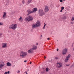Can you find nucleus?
<instances>
[{
    "label": "nucleus",
    "instance_id": "1",
    "mask_svg": "<svg viewBox=\"0 0 74 74\" xmlns=\"http://www.w3.org/2000/svg\"><path fill=\"white\" fill-rule=\"evenodd\" d=\"M27 55V52H26L21 51L20 54V56L22 58H25Z\"/></svg>",
    "mask_w": 74,
    "mask_h": 74
},
{
    "label": "nucleus",
    "instance_id": "2",
    "mask_svg": "<svg viewBox=\"0 0 74 74\" xmlns=\"http://www.w3.org/2000/svg\"><path fill=\"white\" fill-rule=\"evenodd\" d=\"M33 20V18L31 16H29L27 17L25 19V21L26 22H29L32 21Z\"/></svg>",
    "mask_w": 74,
    "mask_h": 74
},
{
    "label": "nucleus",
    "instance_id": "3",
    "mask_svg": "<svg viewBox=\"0 0 74 74\" xmlns=\"http://www.w3.org/2000/svg\"><path fill=\"white\" fill-rule=\"evenodd\" d=\"M18 27V25L16 24H12L9 27V29H12L13 30H15Z\"/></svg>",
    "mask_w": 74,
    "mask_h": 74
},
{
    "label": "nucleus",
    "instance_id": "4",
    "mask_svg": "<svg viewBox=\"0 0 74 74\" xmlns=\"http://www.w3.org/2000/svg\"><path fill=\"white\" fill-rule=\"evenodd\" d=\"M38 12L40 16H42L45 14V13L42 9L39 10Z\"/></svg>",
    "mask_w": 74,
    "mask_h": 74
},
{
    "label": "nucleus",
    "instance_id": "5",
    "mask_svg": "<svg viewBox=\"0 0 74 74\" xmlns=\"http://www.w3.org/2000/svg\"><path fill=\"white\" fill-rule=\"evenodd\" d=\"M5 65V64L3 62H0V70L3 68Z\"/></svg>",
    "mask_w": 74,
    "mask_h": 74
},
{
    "label": "nucleus",
    "instance_id": "6",
    "mask_svg": "<svg viewBox=\"0 0 74 74\" xmlns=\"http://www.w3.org/2000/svg\"><path fill=\"white\" fill-rule=\"evenodd\" d=\"M67 53V48H65L62 51V54L64 55Z\"/></svg>",
    "mask_w": 74,
    "mask_h": 74
},
{
    "label": "nucleus",
    "instance_id": "7",
    "mask_svg": "<svg viewBox=\"0 0 74 74\" xmlns=\"http://www.w3.org/2000/svg\"><path fill=\"white\" fill-rule=\"evenodd\" d=\"M71 56L70 55V54H69L66 57V59L64 60L65 62H68V60H69V59H70V58Z\"/></svg>",
    "mask_w": 74,
    "mask_h": 74
},
{
    "label": "nucleus",
    "instance_id": "8",
    "mask_svg": "<svg viewBox=\"0 0 74 74\" xmlns=\"http://www.w3.org/2000/svg\"><path fill=\"white\" fill-rule=\"evenodd\" d=\"M57 67L59 68L62 67V63L61 62H57Z\"/></svg>",
    "mask_w": 74,
    "mask_h": 74
},
{
    "label": "nucleus",
    "instance_id": "9",
    "mask_svg": "<svg viewBox=\"0 0 74 74\" xmlns=\"http://www.w3.org/2000/svg\"><path fill=\"white\" fill-rule=\"evenodd\" d=\"M49 11V8L47 6H45L44 11L45 12H47Z\"/></svg>",
    "mask_w": 74,
    "mask_h": 74
},
{
    "label": "nucleus",
    "instance_id": "10",
    "mask_svg": "<svg viewBox=\"0 0 74 74\" xmlns=\"http://www.w3.org/2000/svg\"><path fill=\"white\" fill-rule=\"evenodd\" d=\"M7 43H3L2 44L3 48H5L7 47Z\"/></svg>",
    "mask_w": 74,
    "mask_h": 74
},
{
    "label": "nucleus",
    "instance_id": "11",
    "mask_svg": "<svg viewBox=\"0 0 74 74\" xmlns=\"http://www.w3.org/2000/svg\"><path fill=\"white\" fill-rule=\"evenodd\" d=\"M27 52L28 53H33V50L31 48Z\"/></svg>",
    "mask_w": 74,
    "mask_h": 74
},
{
    "label": "nucleus",
    "instance_id": "12",
    "mask_svg": "<svg viewBox=\"0 0 74 74\" xmlns=\"http://www.w3.org/2000/svg\"><path fill=\"white\" fill-rule=\"evenodd\" d=\"M6 14H7V13H6V12H3V14L2 16V18H3V19H5V18H6Z\"/></svg>",
    "mask_w": 74,
    "mask_h": 74
},
{
    "label": "nucleus",
    "instance_id": "13",
    "mask_svg": "<svg viewBox=\"0 0 74 74\" xmlns=\"http://www.w3.org/2000/svg\"><path fill=\"white\" fill-rule=\"evenodd\" d=\"M35 24H36V25L37 27H39V26H40V22L39 21L35 23Z\"/></svg>",
    "mask_w": 74,
    "mask_h": 74
},
{
    "label": "nucleus",
    "instance_id": "14",
    "mask_svg": "<svg viewBox=\"0 0 74 74\" xmlns=\"http://www.w3.org/2000/svg\"><path fill=\"white\" fill-rule=\"evenodd\" d=\"M37 11V8H35L33 9L32 11V13H33V12L34 13V12H36V11Z\"/></svg>",
    "mask_w": 74,
    "mask_h": 74
},
{
    "label": "nucleus",
    "instance_id": "15",
    "mask_svg": "<svg viewBox=\"0 0 74 74\" xmlns=\"http://www.w3.org/2000/svg\"><path fill=\"white\" fill-rule=\"evenodd\" d=\"M33 51L37 49V47L36 46H33L32 48H31Z\"/></svg>",
    "mask_w": 74,
    "mask_h": 74
},
{
    "label": "nucleus",
    "instance_id": "16",
    "mask_svg": "<svg viewBox=\"0 0 74 74\" xmlns=\"http://www.w3.org/2000/svg\"><path fill=\"white\" fill-rule=\"evenodd\" d=\"M27 12L28 13V14L27 15H28V14H31V13H32V11H31L30 10H27Z\"/></svg>",
    "mask_w": 74,
    "mask_h": 74
},
{
    "label": "nucleus",
    "instance_id": "17",
    "mask_svg": "<svg viewBox=\"0 0 74 74\" xmlns=\"http://www.w3.org/2000/svg\"><path fill=\"white\" fill-rule=\"evenodd\" d=\"M6 65L7 66H11V64L8 62L7 63Z\"/></svg>",
    "mask_w": 74,
    "mask_h": 74
},
{
    "label": "nucleus",
    "instance_id": "18",
    "mask_svg": "<svg viewBox=\"0 0 74 74\" xmlns=\"http://www.w3.org/2000/svg\"><path fill=\"white\" fill-rule=\"evenodd\" d=\"M19 21L20 22H22V21H23V19L22 18V17H20V18L19 19Z\"/></svg>",
    "mask_w": 74,
    "mask_h": 74
},
{
    "label": "nucleus",
    "instance_id": "19",
    "mask_svg": "<svg viewBox=\"0 0 74 74\" xmlns=\"http://www.w3.org/2000/svg\"><path fill=\"white\" fill-rule=\"evenodd\" d=\"M32 27L34 28H35L36 27H37V26L36 25V24H33L32 25Z\"/></svg>",
    "mask_w": 74,
    "mask_h": 74
},
{
    "label": "nucleus",
    "instance_id": "20",
    "mask_svg": "<svg viewBox=\"0 0 74 74\" xmlns=\"http://www.w3.org/2000/svg\"><path fill=\"white\" fill-rule=\"evenodd\" d=\"M47 25V24H45V23H44V27H43V29H45V26Z\"/></svg>",
    "mask_w": 74,
    "mask_h": 74
},
{
    "label": "nucleus",
    "instance_id": "21",
    "mask_svg": "<svg viewBox=\"0 0 74 74\" xmlns=\"http://www.w3.org/2000/svg\"><path fill=\"white\" fill-rule=\"evenodd\" d=\"M62 19L63 20H64V19H66V16H64L62 18Z\"/></svg>",
    "mask_w": 74,
    "mask_h": 74
},
{
    "label": "nucleus",
    "instance_id": "22",
    "mask_svg": "<svg viewBox=\"0 0 74 74\" xmlns=\"http://www.w3.org/2000/svg\"><path fill=\"white\" fill-rule=\"evenodd\" d=\"M31 1H31V0H28V1L27 3L28 4H29V3H31Z\"/></svg>",
    "mask_w": 74,
    "mask_h": 74
},
{
    "label": "nucleus",
    "instance_id": "23",
    "mask_svg": "<svg viewBox=\"0 0 74 74\" xmlns=\"http://www.w3.org/2000/svg\"><path fill=\"white\" fill-rule=\"evenodd\" d=\"M56 6L57 8H59V7H60V5H56Z\"/></svg>",
    "mask_w": 74,
    "mask_h": 74
},
{
    "label": "nucleus",
    "instance_id": "24",
    "mask_svg": "<svg viewBox=\"0 0 74 74\" xmlns=\"http://www.w3.org/2000/svg\"><path fill=\"white\" fill-rule=\"evenodd\" d=\"M64 9V8L63 7H61V10H63Z\"/></svg>",
    "mask_w": 74,
    "mask_h": 74
},
{
    "label": "nucleus",
    "instance_id": "25",
    "mask_svg": "<svg viewBox=\"0 0 74 74\" xmlns=\"http://www.w3.org/2000/svg\"><path fill=\"white\" fill-rule=\"evenodd\" d=\"M49 70H48V68H47L46 69V71L47 72Z\"/></svg>",
    "mask_w": 74,
    "mask_h": 74
},
{
    "label": "nucleus",
    "instance_id": "26",
    "mask_svg": "<svg viewBox=\"0 0 74 74\" xmlns=\"http://www.w3.org/2000/svg\"><path fill=\"white\" fill-rule=\"evenodd\" d=\"M3 25V23H2L0 22V26L2 25Z\"/></svg>",
    "mask_w": 74,
    "mask_h": 74
},
{
    "label": "nucleus",
    "instance_id": "27",
    "mask_svg": "<svg viewBox=\"0 0 74 74\" xmlns=\"http://www.w3.org/2000/svg\"><path fill=\"white\" fill-rule=\"evenodd\" d=\"M25 3V1H22V3H23V4H24Z\"/></svg>",
    "mask_w": 74,
    "mask_h": 74
},
{
    "label": "nucleus",
    "instance_id": "28",
    "mask_svg": "<svg viewBox=\"0 0 74 74\" xmlns=\"http://www.w3.org/2000/svg\"><path fill=\"white\" fill-rule=\"evenodd\" d=\"M55 59H58V58L57 57H56L55 58Z\"/></svg>",
    "mask_w": 74,
    "mask_h": 74
},
{
    "label": "nucleus",
    "instance_id": "29",
    "mask_svg": "<svg viewBox=\"0 0 74 74\" xmlns=\"http://www.w3.org/2000/svg\"><path fill=\"white\" fill-rule=\"evenodd\" d=\"M20 73V71H17V73Z\"/></svg>",
    "mask_w": 74,
    "mask_h": 74
},
{
    "label": "nucleus",
    "instance_id": "30",
    "mask_svg": "<svg viewBox=\"0 0 74 74\" xmlns=\"http://www.w3.org/2000/svg\"><path fill=\"white\" fill-rule=\"evenodd\" d=\"M60 1L61 3H62V2H63L62 0H60Z\"/></svg>",
    "mask_w": 74,
    "mask_h": 74
},
{
    "label": "nucleus",
    "instance_id": "31",
    "mask_svg": "<svg viewBox=\"0 0 74 74\" xmlns=\"http://www.w3.org/2000/svg\"><path fill=\"white\" fill-rule=\"evenodd\" d=\"M4 74H7V72H5Z\"/></svg>",
    "mask_w": 74,
    "mask_h": 74
},
{
    "label": "nucleus",
    "instance_id": "32",
    "mask_svg": "<svg viewBox=\"0 0 74 74\" xmlns=\"http://www.w3.org/2000/svg\"><path fill=\"white\" fill-rule=\"evenodd\" d=\"M2 34L1 33H0V36H2Z\"/></svg>",
    "mask_w": 74,
    "mask_h": 74
},
{
    "label": "nucleus",
    "instance_id": "33",
    "mask_svg": "<svg viewBox=\"0 0 74 74\" xmlns=\"http://www.w3.org/2000/svg\"><path fill=\"white\" fill-rule=\"evenodd\" d=\"M27 60H25L24 61V62H25V63H26V62H27Z\"/></svg>",
    "mask_w": 74,
    "mask_h": 74
},
{
    "label": "nucleus",
    "instance_id": "34",
    "mask_svg": "<svg viewBox=\"0 0 74 74\" xmlns=\"http://www.w3.org/2000/svg\"><path fill=\"white\" fill-rule=\"evenodd\" d=\"M63 11L62 10H61L60 11V12H62Z\"/></svg>",
    "mask_w": 74,
    "mask_h": 74
},
{
    "label": "nucleus",
    "instance_id": "35",
    "mask_svg": "<svg viewBox=\"0 0 74 74\" xmlns=\"http://www.w3.org/2000/svg\"><path fill=\"white\" fill-rule=\"evenodd\" d=\"M40 37H42V35H40Z\"/></svg>",
    "mask_w": 74,
    "mask_h": 74
},
{
    "label": "nucleus",
    "instance_id": "36",
    "mask_svg": "<svg viewBox=\"0 0 74 74\" xmlns=\"http://www.w3.org/2000/svg\"><path fill=\"white\" fill-rule=\"evenodd\" d=\"M7 73H8V74H9L10 71H8Z\"/></svg>",
    "mask_w": 74,
    "mask_h": 74
},
{
    "label": "nucleus",
    "instance_id": "37",
    "mask_svg": "<svg viewBox=\"0 0 74 74\" xmlns=\"http://www.w3.org/2000/svg\"><path fill=\"white\" fill-rule=\"evenodd\" d=\"M66 66H69V64H66Z\"/></svg>",
    "mask_w": 74,
    "mask_h": 74
},
{
    "label": "nucleus",
    "instance_id": "38",
    "mask_svg": "<svg viewBox=\"0 0 74 74\" xmlns=\"http://www.w3.org/2000/svg\"><path fill=\"white\" fill-rule=\"evenodd\" d=\"M57 51H59V49H57Z\"/></svg>",
    "mask_w": 74,
    "mask_h": 74
},
{
    "label": "nucleus",
    "instance_id": "39",
    "mask_svg": "<svg viewBox=\"0 0 74 74\" xmlns=\"http://www.w3.org/2000/svg\"><path fill=\"white\" fill-rule=\"evenodd\" d=\"M42 38H41V37H40V40H41V39H42Z\"/></svg>",
    "mask_w": 74,
    "mask_h": 74
},
{
    "label": "nucleus",
    "instance_id": "40",
    "mask_svg": "<svg viewBox=\"0 0 74 74\" xmlns=\"http://www.w3.org/2000/svg\"><path fill=\"white\" fill-rule=\"evenodd\" d=\"M29 64H32V62H29Z\"/></svg>",
    "mask_w": 74,
    "mask_h": 74
},
{
    "label": "nucleus",
    "instance_id": "41",
    "mask_svg": "<svg viewBox=\"0 0 74 74\" xmlns=\"http://www.w3.org/2000/svg\"><path fill=\"white\" fill-rule=\"evenodd\" d=\"M71 24H73V23L72 22H71Z\"/></svg>",
    "mask_w": 74,
    "mask_h": 74
},
{
    "label": "nucleus",
    "instance_id": "42",
    "mask_svg": "<svg viewBox=\"0 0 74 74\" xmlns=\"http://www.w3.org/2000/svg\"><path fill=\"white\" fill-rule=\"evenodd\" d=\"M47 40H49V38H47Z\"/></svg>",
    "mask_w": 74,
    "mask_h": 74
},
{
    "label": "nucleus",
    "instance_id": "43",
    "mask_svg": "<svg viewBox=\"0 0 74 74\" xmlns=\"http://www.w3.org/2000/svg\"><path fill=\"white\" fill-rule=\"evenodd\" d=\"M25 73H26V74H27V72H25Z\"/></svg>",
    "mask_w": 74,
    "mask_h": 74
},
{
    "label": "nucleus",
    "instance_id": "44",
    "mask_svg": "<svg viewBox=\"0 0 74 74\" xmlns=\"http://www.w3.org/2000/svg\"><path fill=\"white\" fill-rule=\"evenodd\" d=\"M2 37V36H0V38Z\"/></svg>",
    "mask_w": 74,
    "mask_h": 74
},
{
    "label": "nucleus",
    "instance_id": "45",
    "mask_svg": "<svg viewBox=\"0 0 74 74\" xmlns=\"http://www.w3.org/2000/svg\"><path fill=\"white\" fill-rule=\"evenodd\" d=\"M44 58L45 59L46 58V57H45V56Z\"/></svg>",
    "mask_w": 74,
    "mask_h": 74
},
{
    "label": "nucleus",
    "instance_id": "46",
    "mask_svg": "<svg viewBox=\"0 0 74 74\" xmlns=\"http://www.w3.org/2000/svg\"><path fill=\"white\" fill-rule=\"evenodd\" d=\"M27 71H29V69L27 70Z\"/></svg>",
    "mask_w": 74,
    "mask_h": 74
},
{
    "label": "nucleus",
    "instance_id": "47",
    "mask_svg": "<svg viewBox=\"0 0 74 74\" xmlns=\"http://www.w3.org/2000/svg\"><path fill=\"white\" fill-rule=\"evenodd\" d=\"M37 44V45H38V44Z\"/></svg>",
    "mask_w": 74,
    "mask_h": 74
},
{
    "label": "nucleus",
    "instance_id": "48",
    "mask_svg": "<svg viewBox=\"0 0 74 74\" xmlns=\"http://www.w3.org/2000/svg\"><path fill=\"white\" fill-rule=\"evenodd\" d=\"M37 44V45H38V44Z\"/></svg>",
    "mask_w": 74,
    "mask_h": 74
},
{
    "label": "nucleus",
    "instance_id": "49",
    "mask_svg": "<svg viewBox=\"0 0 74 74\" xmlns=\"http://www.w3.org/2000/svg\"><path fill=\"white\" fill-rule=\"evenodd\" d=\"M14 66H15V65H14Z\"/></svg>",
    "mask_w": 74,
    "mask_h": 74
}]
</instances>
